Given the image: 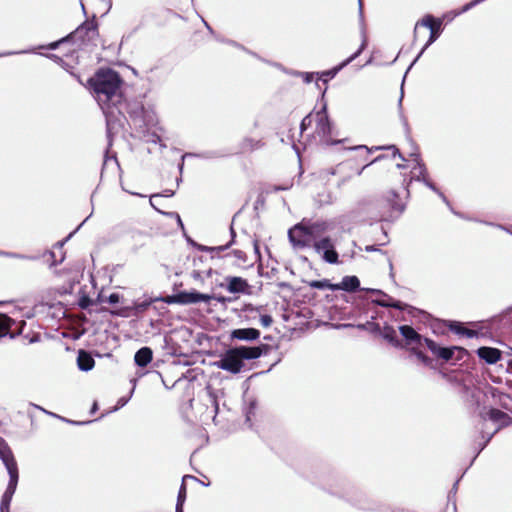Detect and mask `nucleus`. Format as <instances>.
Returning <instances> with one entry per match:
<instances>
[{
	"mask_svg": "<svg viewBox=\"0 0 512 512\" xmlns=\"http://www.w3.org/2000/svg\"><path fill=\"white\" fill-rule=\"evenodd\" d=\"M358 1H359V13H360V17L362 18L363 17V12H362L363 5H362V1L361 0H358Z\"/></svg>",
	"mask_w": 512,
	"mask_h": 512,
	"instance_id": "a19ab883",
	"label": "nucleus"
},
{
	"mask_svg": "<svg viewBox=\"0 0 512 512\" xmlns=\"http://www.w3.org/2000/svg\"><path fill=\"white\" fill-rule=\"evenodd\" d=\"M357 327H358L359 329H364V328H365V325H363V324H359Z\"/></svg>",
	"mask_w": 512,
	"mask_h": 512,
	"instance_id": "e2e57ef3",
	"label": "nucleus"
},
{
	"mask_svg": "<svg viewBox=\"0 0 512 512\" xmlns=\"http://www.w3.org/2000/svg\"><path fill=\"white\" fill-rule=\"evenodd\" d=\"M309 285H310V287L315 288V289H329V290L333 291V287L335 284L330 283V281L327 279H324V280L312 281V282H310Z\"/></svg>",
	"mask_w": 512,
	"mask_h": 512,
	"instance_id": "a878e982",
	"label": "nucleus"
},
{
	"mask_svg": "<svg viewBox=\"0 0 512 512\" xmlns=\"http://www.w3.org/2000/svg\"><path fill=\"white\" fill-rule=\"evenodd\" d=\"M174 195V191H166V196H173Z\"/></svg>",
	"mask_w": 512,
	"mask_h": 512,
	"instance_id": "864d4df0",
	"label": "nucleus"
},
{
	"mask_svg": "<svg viewBox=\"0 0 512 512\" xmlns=\"http://www.w3.org/2000/svg\"><path fill=\"white\" fill-rule=\"evenodd\" d=\"M2 443L6 444L4 440L0 439V444Z\"/></svg>",
	"mask_w": 512,
	"mask_h": 512,
	"instance_id": "774afa93",
	"label": "nucleus"
},
{
	"mask_svg": "<svg viewBox=\"0 0 512 512\" xmlns=\"http://www.w3.org/2000/svg\"><path fill=\"white\" fill-rule=\"evenodd\" d=\"M49 255L51 256V258H53V259L55 258V253L53 251H50Z\"/></svg>",
	"mask_w": 512,
	"mask_h": 512,
	"instance_id": "13d9d810",
	"label": "nucleus"
},
{
	"mask_svg": "<svg viewBox=\"0 0 512 512\" xmlns=\"http://www.w3.org/2000/svg\"><path fill=\"white\" fill-rule=\"evenodd\" d=\"M35 407H36V408H38V409H40L42 412H45V413L49 414V412H48V411H46L45 409H43V408H41V407H39V406H37V405H36ZM50 415H53V414H52V413H50Z\"/></svg>",
	"mask_w": 512,
	"mask_h": 512,
	"instance_id": "3c124183",
	"label": "nucleus"
},
{
	"mask_svg": "<svg viewBox=\"0 0 512 512\" xmlns=\"http://www.w3.org/2000/svg\"><path fill=\"white\" fill-rule=\"evenodd\" d=\"M441 24H442V22L440 19L435 20L431 15L425 16L423 19H421L420 21H418L416 23L414 35L416 36L417 28H418V26L421 25V26H424V27H427L430 29V37H429L427 43L422 48V50L420 51V53L418 54V56L416 57V59L414 60V62L412 63V65L421 57V55L424 53V51L432 43H434L436 41V39L438 38L440 31H441Z\"/></svg>",
	"mask_w": 512,
	"mask_h": 512,
	"instance_id": "6e6552de",
	"label": "nucleus"
},
{
	"mask_svg": "<svg viewBox=\"0 0 512 512\" xmlns=\"http://www.w3.org/2000/svg\"><path fill=\"white\" fill-rule=\"evenodd\" d=\"M185 499H186V488H185V485L182 484L180 487L179 493H178L176 506L183 507Z\"/></svg>",
	"mask_w": 512,
	"mask_h": 512,
	"instance_id": "c85d7f7f",
	"label": "nucleus"
},
{
	"mask_svg": "<svg viewBox=\"0 0 512 512\" xmlns=\"http://www.w3.org/2000/svg\"><path fill=\"white\" fill-rule=\"evenodd\" d=\"M273 320L270 315H262L260 317V323L263 327H269L272 324Z\"/></svg>",
	"mask_w": 512,
	"mask_h": 512,
	"instance_id": "2f4dec72",
	"label": "nucleus"
},
{
	"mask_svg": "<svg viewBox=\"0 0 512 512\" xmlns=\"http://www.w3.org/2000/svg\"><path fill=\"white\" fill-rule=\"evenodd\" d=\"M20 325H21V326H24V325H25V322H24V321H21ZM21 328H22V327H20V328H19L18 333H21Z\"/></svg>",
	"mask_w": 512,
	"mask_h": 512,
	"instance_id": "6e6d98bb",
	"label": "nucleus"
},
{
	"mask_svg": "<svg viewBox=\"0 0 512 512\" xmlns=\"http://www.w3.org/2000/svg\"><path fill=\"white\" fill-rule=\"evenodd\" d=\"M158 197H160V195H159V194H154V195H152V196L150 197V204H151L153 207H155V206H154V202H153V200H154L155 198H158Z\"/></svg>",
	"mask_w": 512,
	"mask_h": 512,
	"instance_id": "ea45409f",
	"label": "nucleus"
},
{
	"mask_svg": "<svg viewBox=\"0 0 512 512\" xmlns=\"http://www.w3.org/2000/svg\"><path fill=\"white\" fill-rule=\"evenodd\" d=\"M254 248H255V252H256V253H259L257 243H255V244H254Z\"/></svg>",
	"mask_w": 512,
	"mask_h": 512,
	"instance_id": "bf43d9fd",
	"label": "nucleus"
},
{
	"mask_svg": "<svg viewBox=\"0 0 512 512\" xmlns=\"http://www.w3.org/2000/svg\"><path fill=\"white\" fill-rule=\"evenodd\" d=\"M401 335L406 340L407 345L421 346L424 339L413 327L402 325L399 327Z\"/></svg>",
	"mask_w": 512,
	"mask_h": 512,
	"instance_id": "4468645a",
	"label": "nucleus"
},
{
	"mask_svg": "<svg viewBox=\"0 0 512 512\" xmlns=\"http://www.w3.org/2000/svg\"><path fill=\"white\" fill-rule=\"evenodd\" d=\"M133 391H134V389L131 390L130 395L128 397L119 398L117 401V405L114 407L113 411H116V410L122 408L123 406H125L128 403V401L130 400Z\"/></svg>",
	"mask_w": 512,
	"mask_h": 512,
	"instance_id": "7c9ffc66",
	"label": "nucleus"
},
{
	"mask_svg": "<svg viewBox=\"0 0 512 512\" xmlns=\"http://www.w3.org/2000/svg\"><path fill=\"white\" fill-rule=\"evenodd\" d=\"M72 35H73V34H71V35H69V36H67V37H65V38H62V39H61V40H59V41H55V42L50 43V44L47 46V48H48V49H50V50H55V49H57L61 43L65 42V41H66L69 37H71Z\"/></svg>",
	"mask_w": 512,
	"mask_h": 512,
	"instance_id": "72a5a7b5",
	"label": "nucleus"
},
{
	"mask_svg": "<svg viewBox=\"0 0 512 512\" xmlns=\"http://www.w3.org/2000/svg\"><path fill=\"white\" fill-rule=\"evenodd\" d=\"M262 355V347L239 346L227 350L214 365L232 374L239 373L244 367V360L257 359Z\"/></svg>",
	"mask_w": 512,
	"mask_h": 512,
	"instance_id": "f03ea898",
	"label": "nucleus"
},
{
	"mask_svg": "<svg viewBox=\"0 0 512 512\" xmlns=\"http://www.w3.org/2000/svg\"><path fill=\"white\" fill-rule=\"evenodd\" d=\"M97 409V404L94 403L93 407H92V412H94L95 410Z\"/></svg>",
	"mask_w": 512,
	"mask_h": 512,
	"instance_id": "680f3d73",
	"label": "nucleus"
},
{
	"mask_svg": "<svg viewBox=\"0 0 512 512\" xmlns=\"http://www.w3.org/2000/svg\"><path fill=\"white\" fill-rule=\"evenodd\" d=\"M425 167L423 164H421L418 160H416V165L413 167L412 173L416 176V180L420 181V177H422V181L424 184L429 187L431 190L436 192L443 201H447L446 197L442 192H440L432 182H430L428 179L425 178Z\"/></svg>",
	"mask_w": 512,
	"mask_h": 512,
	"instance_id": "2eb2a0df",
	"label": "nucleus"
},
{
	"mask_svg": "<svg viewBox=\"0 0 512 512\" xmlns=\"http://www.w3.org/2000/svg\"><path fill=\"white\" fill-rule=\"evenodd\" d=\"M176 216H177V222L179 223V225H180L181 227H183V224H182V221H181L180 216H179L178 214H177Z\"/></svg>",
	"mask_w": 512,
	"mask_h": 512,
	"instance_id": "09e8293b",
	"label": "nucleus"
},
{
	"mask_svg": "<svg viewBox=\"0 0 512 512\" xmlns=\"http://www.w3.org/2000/svg\"><path fill=\"white\" fill-rule=\"evenodd\" d=\"M203 22H204L205 26L207 27V29H208L210 32H212V29H211V27L209 26V24H208L206 21H204V20H203Z\"/></svg>",
	"mask_w": 512,
	"mask_h": 512,
	"instance_id": "603ef678",
	"label": "nucleus"
},
{
	"mask_svg": "<svg viewBox=\"0 0 512 512\" xmlns=\"http://www.w3.org/2000/svg\"><path fill=\"white\" fill-rule=\"evenodd\" d=\"M340 142H341L340 140H339V141H334V142H328V141H327V144L334 145V144H336V143H340Z\"/></svg>",
	"mask_w": 512,
	"mask_h": 512,
	"instance_id": "4d7b16f0",
	"label": "nucleus"
},
{
	"mask_svg": "<svg viewBox=\"0 0 512 512\" xmlns=\"http://www.w3.org/2000/svg\"><path fill=\"white\" fill-rule=\"evenodd\" d=\"M328 229L329 225L326 222L297 224L288 231V238L294 249L301 250L312 247L317 235L325 234Z\"/></svg>",
	"mask_w": 512,
	"mask_h": 512,
	"instance_id": "7ed1b4c3",
	"label": "nucleus"
},
{
	"mask_svg": "<svg viewBox=\"0 0 512 512\" xmlns=\"http://www.w3.org/2000/svg\"><path fill=\"white\" fill-rule=\"evenodd\" d=\"M314 121V114H309L306 117H304L300 124L301 131H305L309 126H311L312 122Z\"/></svg>",
	"mask_w": 512,
	"mask_h": 512,
	"instance_id": "bb28decb",
	"label": "nucleus"
},
{
	"mask_svg": "<svg viewBox=\"0 0 512 512\" xmlns=\"http://www.w3.org/2000/svg\"><path fill=\"white\" fill-rule=\"evenodd\" d=\"M258 143H259V141L255 142V143H253V141H252V140H246V141H245V145H246V146H249L250 148H254V147H256V146L258 145Z\"/></svg>",
	"mask_w": 512,
	"mask_h": 512,
	"instance_id": "c9c22d12",
	"label": "nucleus"
},
{
	"mask_svg": "<svg viewBox=\"0 0 512 512\" xmlns=\"http://www.w3.org/2000/svg\"><path fill=\"white\" fill-rule=\"evenodd\" d=\"M424 343L427 348L438 358H441L445 361H449L453 358L454 353L457 351L459 353H463L464 350L459 347H440L436 342L431 339L425 338Z\"/></svg>",
	"mask_w": 512,
	"mask_h": 512,
	"instance_id": "9d476101",
	"label": "nucleus"
},
{
	"mask_svg": "<svg viewBox=\"0 0 512 512\" xmlns=\"http://www.w3.org/2000/svg\"><path fill=\"white\" fill-rule=\"evenodd\" d=\"M418 357H419V358H421L422 360H425V359H426V357H425V356H423L421 353H419V354H418Z\"/></svg>",
	"mask_w": 512,
	"mask_h": 512,
	"instance_id": "052dcab7",
	"label": "nucleus"
},
{
	"mask_svg": "<svg viewBox=\"0 0 512 512\" xmlns=\"http://www.w3.org/2000/svg\"><path fill=\"white\" fill-rule=\"evenodd\" d=\"M150 304V301H144L142 303L137 304V308L140 310H145Z\"/></svg>",
	"mask_w": 512,
	"mask_h": 512,
	"instance_id": "f704fd0d",
	"label": "nucleus"
},
{
	"mask_svg": "<svg viewBox=\"0 0 512 512\" xmlns=\"http://www.w3.org/2000/svg\"><path fill=\"white\" fill-rule=\"evenodd\" d=\"M179 169H180V171H182V169H183V163H181V164L179 165Z\"/></svg>",
	"mask_w": 512,
	"mask_h": 512,
	"instance_id": "69168bd1",
	"label": "nucleus"
},
{
	"mask_svg": "<svg viewBox=\"0 0 512 512\" xmlns=\"http://www.w3.org/2000/svg\"><path fill=\"white\" fill-rule=\"evenodd\" d=\"M360 286V281L356 276H345L342 278L340 283H336L333 287V291L343 290L346 292H354Z\"/></svg>",
	"mask_w": 512,
	"mask_h": 512,
	"instance_id": "dca6fc26",
	"label": "nucleus"
},
{
	"mask_svg": "<svg viewBox=\"0 0 512 512\" xmlns=\"http://www.w3.org/2000/svg\"><path fill=\"white\" fill-rule=\"evenodd\" d=\"M152 350L149 347L140 348L134 356L135 363L140 367L147 366L152 360Z\"/></svg>",
	"mask_w": 512,
	"mask_h": 512,
	"instance_id": "4be33fe9",
	"label": "nucleus"
},
{
	"mask_svg": "<svg viewBox=\"0 0 512 512\" xmlns=\"http://www.w3.org/2000/svg\"><path fill=\"white\" fill-rule=\"evenodd\" d=\"M397 167L398 168H403V165L402 164H397Z\"/></svg>",
	"mask_w": 512,
	"mask_h": 512,
	"instance_id": "338daca9",
	"label": "nucleus"
},
{
	"mask_svg": "<svg viewBox=\"0 0 512 512\" xmlns=\"http://www.w3.org/2000/svg\"><path fill=\"white\" fill-rule=\"evenodd\" d=\"M362 34H363V40H362L360 48L354 54H352L349 58H347L344 62H342L340 65H338L328 71L323 72L322 77H325L324 81L334 78L342 68H344L350 62H352L354 59H356L362 53V51L365 49L366 44H367V40H366L364 32Z\"/></svg>",
	"mask_w": 512,
	"mask_h": 512,
	"instance_id": "ddd939ff",
	"label": "nucleus"
},
{
	"mask_svg": "<svg viewBox=\"0 0 512 512\" xmlns=\"http://www.w3.org/2000/svg\"><path fill=\"white\" fill-rule=\"evenodd\" d=\"M230 232H231V241H229L227 244L225 245H220V246H216V247H209V246H205V245H198L197 248L198 250L202 251V252H209L212 254V257H216V256H219V254L225 250H227L228 248H230L232 246V244L234 243V239H235V231L233 229V227H230Z\"/></svg>",
	"mask_w": 512,
	"mask_h": 512,
	"instance_id": "aec40b11",
	"label": "nucleus"
},
{
	"mask_svg": "<svg viewBox=\"0 0 512 512\" xmlns=\"http://www.w3.org/2000/svg\"><path fill=\"white\" fill-rule=\"evenodd\" d=\"M227 256H232L234 258L233 263L238 266L247 262V256L242 250H233Z\"/></svg>",
	"mask_w": 512,
	"mask_h": 512,
	"instance_id": "393cba45",
	"label": "nucleus"
},
{
	"mask_svg": "<svg viewBox=\"0 0 512 512\" xmlns=\"http://www.w3.org/2000/svg\"><path fill=\"white\" fill-rule=\"evenodd\" d=\"M314 121L316 122V133L321 137H326L331 133V123L324 106L321 110L314 114Z\"/></svg>",
	"mask_w": 512,
	"mask_h": 512,
	"instance_id": "f8f14e48",
	"label": "nucleus"
},
{
	"mask_svg": "<svg viewBox=\"0 0 512 512\" xmlns=\"http://www.w3.org/2000/svg\"><path fill=\"white\" fill-rule=\"evenodd\" d=\"M26 51H21L20 53H25ZM19 52H5V53H1L0 54V57H4V56H9V55H13V54H18Z\"/></svg>",
	"mask_w": 512,
	"mask_h": 512,
	"instance_id": "4c0bfd02",
	"label": "nucleus"
},
{
	"mask_svg": "<svg viewBox=\"0 0 512 512\" xmlns=\"http://www.w3.org/2000/svg\"><path fill=\"white\" fill-rule=\"evenodd\" d=\"M345 150L355 152L356 155H355L354 159H359L361 161L367 162L360 170L357 171V175H361L366 167H368L369 165L384 158L383 155H380V156L376 157L374 160L368 162V157H369L370 153L372 152V149L368 148L365 145L351 146V147L345 148Z\"/></svg>",
	"mask_w": 512,
	"mask_h": 512,
	"instance_id": "9b49d317",
	"label": "nucleus"
},
{
	"mask_svg": "<svg viewBox=\"0 0 512 512\" xmlns=\"http://www.w3.org/2000/svg\"><path fill=\"white\" fill-rule=\"evenodd\" d=\"M376 329L379 330L380 335L392 346L396 348L402 347L401 341L397 337V332L393 327L386 325L380 329V327L377 325Z\"/></svg>",
	"mask_w": 512,
	"mask_h": 512,
	"instance_id": "412c9836",
	"label": "nucleus"
},
{
	"mask_svg": "<svg viewBox=\"0 0 512 512\" xmlns=\"http://www.w3.org/2000/svg\"><path fill=\"white\" fill-rule=\"evenodd\" d=\"M15 321L6 314H0V338L9 334L11 326Z\"/></svg>",
	"mask_w": 512,
	"mask_h": 512,
	"instance_id": "b1692460",
	"label": "nucleus"
},
{
	"mask_svg": "<svg viewBox=\"0 0 512 512\" xmlns=\"http://www.w3.org/2000/svg\"><path fill=\"white\" fill-rule=\"evenodd\" d=\"M483 1H484V0H473V1L469 2V3H467L466 5H464V6L462 7V9H461L460 11L456 12L454 15H455V16H458V15H460V14H462V13H465V12H467L468 10H470L471 8H473L474 6H476V5L480 4V3H481V2H483Z\"/></svg>",
	"mask_w": 512,
	"mask_h": 512,
	"instance_id": "cd10ccee",
	"label": "nucleus"
},
{
	"mask_svg": "<svg viewBox=\"0 0 512 512\" xmlns=\"http://www.w3.org/2000/svg\"><path fill=\"white\" fill-rule=\"evenodd\" d=\"M102 302H108L109 304H117L120 301V295L117 293L110 294L107 298L101 297Z\"/></svg>",
	"mask_w": 512,
	"mask_h": 512,
	"instance_id": "c756f323",
	"label": "nucleus"
},
{
	"mask_svg": "<svg viewBox=\"0 0 512 512\" xmlns=\"http://www.w3.org/2000/svg\"><path fill=\"white\" fill-rule=\"evenodd\" d=\"M0 256L16 257V254L0 251Z\"/></svg>",
	"mask_w": 512,
	"mask_h": 512,
	"instance_id": "58836bf2",
	"label": "nucleus"
},
{
	"mask_svg": "<svg viewBox=\"0 0 512 512\" xmlns=\"http://www.w3.org/2000/svg\"><path fill=\"white\" fill-rule=\"evenodd\" d=\"M482 422L481 433L485 441L481 446V450L488 444L495 433L510 423V417L501 410L491 409L486 415L482 416Z\"/></svg>",
	"mask_w": 512,
	"mask_h": 512,
	"instance_id": "39448f33",
	"label": "nucleus"
},
{
	"mask_svg": "<svg viewBox=\"0 0 512 512\" xmlns=\"http://www.w3.org/2000/svg\"><path fill=\"white\" fill-rule=\"evenodd\" d=\"M314 253L325 263L339 264V254L336 251L335 241L327 235L318 234L312 245Z\"/></svg>",
	"mask_w": 512,
	"mask_h": 512,
	"instance_id": "423d86ee",
	"label": "nucleus"
},
{
	"mask_svg": "<svg viewBox=\"0 0 512 512\" xmlns=\"http://www.w3.org/2000/svg\"><path fill=\"white\" fill-rule=\"evenodd\" d=\"M176 512H183V507L176 506Z\"/></svg>",
	"mask_w": 512,
	"mask_h": 512,
	"instance_id": "5fc2aeb1",
	"label": "nucleus"
},
{
	"mask_svg": "<svg viewBox=\"0 0 512 512\" xmlns=\"http://www.w3.org/2000/svg\"><path fill=\"white\" fill-rule=\"evenodd\" d=\"M84 28H85V26H84V25H82V26L78 27V28L76 29V31H75L73 34L81 33V32L83 31V29H84Z\"/></svg>",
	"mask_w": 512,
	"mask_h": 512,
	"instance_id": "a18cd8bd",
	"label": "nucleus"
},
{
	"mask_svg": "<svg viewBox=\"0 0 512 512\" xmlns=\"http://www.w3.org/2000/svg\"><path fill=\"white\" fill-rule=\"evenodd\" d=\"M0 459L2 460L9 474V482L1 499L0 511L10 512L9 507L17 488L19 475L17 462L7 444H0Z\"/></svg>",
	"mask_w": 512,
	"mask_h": 512,
	"instance_id": "20e7f679",
	"label": "nucleus"
},
{
	"mask_svg": "<svg viewBox=\"0 0 512 512\" xmlns=\"http://www.w3.org/2000/svg\"><path fill=\"white\" fill-rule=\"evenodd\" d=\"M392 148L394 149V156L397 154L398 157H400L402 160H404V158L402 157V155L399 153L398 149H396L394 146H392Z\"/></svg>",
	"mask_w": 512,
	"mask_h": 512,
	"instance_id": "c03bdc74",
	"label": "nucleus"
},
{
	"mask_svg": "<svg viewBox=\"0 0 512 512\" xmlns=\"http://www.w3.org/2000/svg\"><path fill=\"white\" fill-rule=\"evenodd\" d=\"M313 80V74L312 73H306L305 75V81L307 83H310Z\"/></svg>",
	"mask_w": 512,
	"mask_h": 512,
	"instance_id": "e433bc0d",
	"label": "nucleus"
},
{
	"mask_svg": "<svg viewBox=\"0 0 512 512\" xmlns=\"http://www.w3.org/2000/svg\"><path fill=\"white\" fill-rule=\"evenodd\" d=\"M386 209L381 214V220L393 221L397 219L405 210V203H403L395 191H390L384 203Z\"/></svg>",
	"mask_w": 512,
	"mask_h": 512,
	"instance_id": "0eeeda50",
	"label": "nucleus"
},
{
	"mask_svg": "<svg viewBox=\"0 0 512 512\" xmlns=\"http://www.w3.org/2000/svg\"><path fill=\"white\" fill-rule=\"evenodd\" d=\"M193 277H194L195 279H198V278L200 277V273H199V272H196V271H195V272H193Z\"/></svg>",
	"mask_w": 512,
	"mask_h": 512,
	"instance_id": "8fccbe9b",
	"label": "nucleus"
},
{
	"mask_svg": "<svg viewBox=\"0 0 512 512\" xmlns=\"http://www.w3.org/2000/svg\"><path fill=\"white\" fill-rule=\"evenodd\" d=\"M455 331L458 333V334H463V335H466L467 337L469 338H472L475 336V332L472 331V330H469V329H466V328H457L455 329Z\"/></svg>",
	"mask_w": 512,
	"mask_h": 512,
	"instance_id": "473e14b6",
	"label": "nucleus"
},
{
	"mask_svg": "<svg viewBox=\"0 0 512 512\" xmlns=\"http://www.w3.org/2000/svg\"><path fill=\"white\" fill-rule=\"evenodd\" d=\"M259 336L260 332L255 328H240L231 332V338L242 341L256 340Z\"/></svg>",
	"mask_w": 512,
	"mask_h": 512,
	"instance_id": "f3484780",
	"label": "nucleus"
},
{
	"mask_svg": "<svg viewBox=\"0 0 512 512\" xmlns=\"http://www.w3.org/2000/svg\"><path fill=\"white\" fill-rule=\"evenodd\" d=\"M87 30H88V31H91L92 33H95V28H94V26H93L92 24H89V25L87 26Z\"/></svg>",
	"mask_w": 512,
	"mask_h": 512,
	"instance_id": "de8ad7c7",
	"label": "nucleus"
},
{
	"mask_svg": "<svg viewBox=\"0 0 512 512\" xmlns=\"http://www.w3.org/2000/svg\"><path fill=\"white\" fill-rule=\"evenodd\" d=\"M63 245H64V241L57 242L55 245V248H58L61 250L63 248Z\"/></svg>",
	"mask_w": 512,
	"mask_h": 512,
	"instance_id": "37998d69",
	"label": "nucleus"
},
{
	"mask_svg": "<svg viewBox=\"0 0 512 512\" xmlns=\"http://www.w3.org/2000/svg\"><path fill=\"white\" fill-rule=\"evenodd\" d=\"M226 281L227 291L233 294L242 293L249 287L247 281L241 277H227Z\"/></svg>",
	"mask_w": 512,
	"mask_h": 512,
	"instance_id": "6ab92c4d",
	"label": "nucleus"
},
{
	"mask_svg": "<svg viewBox=\"0 0 512 512\" xmlns=\"http://www.w3.org/2000/svg\"><path fill=\"white\" fill-rule=\"evenodd\" d=\"M479 358L485 360L488 364H495L501 359V352L497 348L481 347L477 350Z\"/></svg>",
	"mask_w": 512,
	"mask_h": 512,
	"instance_id": "a211bd4d",
	"label": "nucleus"
},
{
	"mask_svg": "<svg viewBox=\"0 0 512 512\" xmlns=\"http://www.w3.org/2000/svg\"><path fill=\"white\" fill-rule=\"evenodd\" d=\"M457 11H453V12H450L449 14H447L445 17H448L449 20H452L454 17H456L454 14L456 13Z\"/></svg>",
	"mask_w": 512,
	"mask_h": 512,
	"instance_id": "79ce46f5",
	"label": "nucleus"
},
{
	"mask_svg": "<svg viewBox=\"0 0 512 512\" xmlns=\"http://www.w3.org/2000/svg\"><path fill=\"white\" fill-rule=\"evenodd\" d=\"M365 250L367 252L376 251L377 249L374 246H366Z\"/></svg>",
	"mask_w": 512,
	"mask_h": 512,
	"instance_id": "49530a36",
	"label": "nucleus"
},
{
	"mask_svg": "<svg viewBox=\"0 0 512 512\" xmlns=\"http://www.w3.org/2000/svg\"><path fill=\"white\" fill-rule=\"evenodd\" d=\"M211 296L208 294H203L197 291H190V292H179L172 297H170L169 300H167L168 303H177L182 305H188V304H196L199 302L209 303L211 300Z\"/></svg>",
	"mask_w": 512,
	"mask_h": 512,
	"instance_id": "1a4fd4ad",
	"label": "nucleus"
},
{
	"mask_svg": "<svg viewBox=\"0 0 512 512\" xmlns=\"http://www.w3.org/2000/svg\"><path fill=\"white\" fill-rule=\"evenodd\" d=\"M390 306H392V307H394V308H396V309H399V308H400V307H399L398 305H396V304H391Z\"/></svg>",
	"mask_w": 512,
	"mask_h": 512,
	"instance_id": "0e129e2a",
	"label": "nucleus"
},
{
	"mask_svg": "<svg viewBox=\"0 0 512 512\" xmlns=\"http://www.w3.org/2000/svg\"><path fill=\"white\" fill-rule=\"evenodd\" d=\"M91 92L106 116L107 134L110 137L116 130V121H120L115 114L114 108L119 115L118 108L122 103V80L117 72L111 69H101L88 81Z\"/></svg>",
	"mask_w": 512,
	"mask_h": 512,
	"instance_id": "f257e3e1",
	"label": "nucleus"
},
{
	"mask_svg": "<svg viewBox=\"0 0 512 512\" xmlns=\"http://www.w3.org/2000/svg\"><path fill=\"white\" fill-rule=\"evenodd\" d=\"M77 364L80 370L89 371L94 367L95 361L89 353L80 350L77 357Z\"/></svg>",
	"mask_w": 512,
	"mask_h": 512,
	"instance_id": "5701e85b",
	"label": "nucleus"
}]
</instances>
